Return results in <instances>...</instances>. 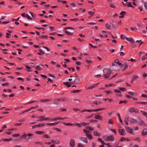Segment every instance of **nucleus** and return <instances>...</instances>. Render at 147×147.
Masks as SVG:
<instances>
[{"instance_id":"3c124183","label":"nucleus","mask_w":147,"mask_h":147,"mask_svg":"<svg viewBox=\"0 0 147 147\" xmlns=\"http://www.w3.org/2000/svg\"><path fill=\"white\" fill-rule=\"evenodd\" d=\"M88 14L90 15L91 16H93L94 14V12L90 11L88 12Z\"/></svg>"},{"instance_id":"0eeeda50","label":"nucleus","mask_w":147,"mask_h":147,"mask_svg":"<svg viewBox=\"0 0 147 147\" xmlns=\"http://www.w3.org/2000/svg\"><path fill=\"white\" fill-rule=\"evenodd\" d=\"M75 78L74 81V83L76 84H79L80 83V80L76 77H75Z\"/></svg>"},{"instance_id":"9d476101","label":"nucleus","mask_w":147,"mask_h":147,"mask_svg":"<svg viewBox=\"0 0 147 147\" xmlns=\"http://www.w3.org/2000/svg\"><path fill=\"white\" fill-rule=\"evenodd\" d=\"M80 139L82 141L85 143H88L87 139L86 138L81 137L80 138Z\"/></svg>"},{"instance_id":"864d4df0","label":"nucleus","mask_w":147,"mask_h":147,"mask_svg":"<svg viewBox=\"0 0 147 147\" xmlns=\"http://www.w3.org/2000/svg\"><path fill=\"white\" fill-rule=\"evenodd\" d=\"M124 68L123 69L125 70L128 67L126 63H125L124 64Z\"/></svg>"},{"instance_id":"69168bd1","label":"nucleus","mask_w":147,"mask_h":147,"mask_svg":"<svg viewBox=\"0 0 147 147\" xmlns=\"http://www.w3.org/2000/svg\"><path fill=\"white\" fill-rule=\"evenodd\" d=\"M39 51L40 53H41L44 54H45V53L44 51H43L41 49H39Z\"/></svg>"},{"instance_id":"4be33fe9","label":"nucleus","mask_w":147,"mask_h":147,"mask_svg":"<svg viewBox=\"0 0 147 147\" xmlns=\"http://www.w3.org/2000/svg\"><path fill=\"white\" fill-rule=\"evenodd\" d=\"M63 84L66 86L68 88H69L71 86V85L70 84V83L68 82H65L63 83Z\"/></svg>"},{"instance_id":"8fccbe9b","label":"nucleus","mask_w":147,"mask_h":147,"mask_svg":"<svg viewBox=\"0 0 147 147\" xmlns=\"http://www.w3.org/2000/svg\"><path fill=\"white\" fill-rule=\"evenodd\" d=\"M114 92L115 93H121V92L119 90L115 89L114 90Z\"/></svg>"},{"instance_id":"39448f33","label":"nucleus","mask_w":147,"mask_h":147,"mask_svg":"<svg viewBox=\"0 0 147 147\" xmlns=\"http://www.w3.org/2000/svg\"><path fill=\"white\" fill-rule=\"evenodd\" d=\"M67 117L61 118L60 117H58L57 118H52L50 120L52 121H56L58 120H63L64 119H67Z\"/></svg>"},{"instance_id":"4d7b16f0","label":"nucleus","mask_w":147,"mask_h":147,"mask_svg":"<svg viewBox=\"0 0 147 147\" xmlns=\"http://www.w3.org/2000/svg\"><path fill=\"white\" fill-rule=\"evenodd\" d=\"M117 64L121 67L122 68L123 67V65L121 63L119 62Z\"/></svg>"},{"instance_id":"f3484780","label":"nucleus","mask_w":147,"mask_h":147,"mask_svg":"<svg viewBox=\"0 0 147 147\" xmlns=\"http://www.w3.org/2000/svg\"><path fill=\"white\" fill-rule=\"evenodd\" d=\"M120 140L121 142L123 141L124 140L129 141V140L128 138H124L123 137H122L121 138Z\"/></svg>"},{"instance_id":"b1692460","label":"nucleus","mask_w":147,"mask_h":147,"mask_svg":"<svg viewBox=\"0 0 147 147\" xmlns=\"http://www.w3.org/2000/svg\"><path fill=\"white\" fill-rule=\"evenodd\" d=\"M131 122L133 123H137V121L136 119L134 118H132L130 120Z\"/></svg>"},{"instance_id":"6e6d98bb","label":"nucleus","mask_w":147,"mask_h":147,"mask_svg":"<svg viewBox=\"0 0 147 147\" xmlns=\"http://www.w3.org/2000/svg\"><path fill=\"white\" fill-rule=\"evenodd\" d=\"M46 125H47L48 126L50 125V126H54V123H47L46 124Z\"/></svg>"},{"instance_id":"9b49d317","label":"nucleus","mask_w":147,"mask_h":147,"mask_svg":"<svg viewBox=\"0 0 147 147\" xmlns=\"http://www.w3.org/2000/svg\"><path fill=\"white\" fill-rule=\"evenodd\" d=\"M85 61L88 63H92V61H90V57H87L85 58Z\"/></svg>"},{"instance_id":"c85d7f7f","label":"nucleus","mask_w":147,"mask_h":147,"mask_svg":"<svg viewBox=\"0 0 147 147\" xmlns=\"http://www.w3.org/2000/svg\"><path fill=\"white\" fill-rule=\"evenodd\" d=\"M26 17L29 20H32V18L27 13L26 14Z\"/></svg>"},{"instance_id":"393cba45","label":"nucleus","mask_w":147,"mask_h":147,"mask_svg":"<svg viewBox=\"0 0 147 147\" xmlns=\"http://www.w3.org/2000/svg\"><path fill=\"white\" fill-rule=\"evenodd\" d=\"M35 133L37 134L42 135L44 133V132L41 131H37L35 132Z\"/></svg>"},{"instance_id":"774afa93","label":"nucleus","mask_w":147,"mask_h":147,"mask_svg":"<svg viewBox=\"0 0 147 147\" xmlns=\"http://www.w3.org/2000/svg\"><path fill=\"white\" fill-rule=\"evenodd\" d=\"M78 147H84V145H82L80 143H79L78 145Z\"/></svg>"},{"instance_id":"5701e85b","label":"nucleus","mask_w":147,"mask_h":147,"mask_svg":"<svg viewBox=\"0 0 147 147\" xmlns=\"http://www.w3.org/2000/svg\"><path fill=\"white\" fill-rule=\"evenodd\" d=\"M38 127H42L44 126H45L46 124H43L42 123H40L38 124Z\"/></svg>"},{"instance_id":"a211bd4d","label":"nucleus","mask_w":147,"mask_h":147,"mask_svg":"<svg viewBox=\"0 0 147 147\" xmlns=\"http://www.w3.org/2000/svg\"><path fill=\"white\" fill-rule=\"evenodd\" d=\"M27 137V134H26L24 132V134L22 136H20V138L21 139H25Z\"/></svg>"},{"instance_id":"58836bf2","label":"nucleus","mask_w":147,"mask_h":147,"mask_svg":"<svg viewBox=\"0 0 147 147\" xmlns=\"http://www.w3.org/2000/svg\"><path fill=\"white\" fill-rule=\"evenodd\" d=\"M98 141L101 142L102 144H105L104 142L102 141V139L100 138H98Z\"/></svg>"},{"instance_id":"49530a36","label":"nucleus","mask_w":147,"mask_h":147,"mask_svg":"<svg viewBox=\"0 0 147 147\" xmlns=\"http://www.w3.org/2000/svg\"><path fill=\"white\" fill-rule=\"evenodd\" d=\"M48 36H44L42 35L41 37H40V38H42L43 39H47L48 38Z\"/></svg>"},{"instance_id":"cd10ccee","label":"nucleus","mask_w":147,"mask_h":147,"mask_svg":"<svg viewBox=\"0 0 147 147\" xmlns=\"http://www.w3.org/2000/svg\"><path fill=\"white\" fill-rule=\"evenodd\" d=\"M147 59V54H146L145 55L143 56L142 57V60H144Z\"/></svg>"},{"instance_id":"6ab92c4d","label":"nucleus","mask_w":147,"mask_h":147,"mask_svg":"<svg viewBox=\"0 0 147 147\" xmlns=\"http://www.w3.org/2000/svg\"><path fill=\"white\" fill-rule=\"evenodd\" d=\"M45 117V116H38L37 117L39 119L37 120V121H42L43 120H40L41 119H43V118Z\"/></svg>"},{"instance_id":"a878e982","label":"nucleus","mask_w":147,"mask_h":147,"mask_svg":"<svg viewBox=\"0 0 147 147\" xmlns=\"http://www.w3.org/2000/svg\"><path fill=\"white\" fill-rule=\"evenodd\" d=\"M63 124L67 126H72L74 125L72 123H63Z\"/></svg>"},{"instance_id":"a19ab883","label":"nucleus","mask_w":147,"mask_h":147,"mask_svg":"<svg viewBox=\"0 0 147 147\" xmlns=\"http://www.w3.org/2000/svg\"><path fill=\"white\" fill-rule=\"evenodd\" d=\"M105 27L109 29L110 28L111 26L110 25L108 24L107 23L105 24Z\"/></svg>"},{"instance_id":"a18cd8bd","label":"nucleus","mask_w":147,"mask_h":147,"mask_svg":"<svg viewBox=\"0 0 147 147\" xmlns=\"http://www.w3.org/2000/svg\"><path fill=\"white\" fill-rule=\"evenodd\" d=\"M42 137L43 138H50V137L47 134H45L42 136Z\"/></svg>"},{"instance_id":"ea45409f","label":"nucleus","mask_w":147,"mask_h":147,"mask_svg":"<svg viewBox=\"0 0 147 147\" xmlns=\"http://www.w3.org/2000/svg\"><path fill=\"white\" fill-rule=\"evenodd\" d=\"M35 102H38V101H36L35 100H33L32 101H31L29 102L28 103H25V104L27 105L28 104H31V103H32Z\"/></svg>"},{"instance_id":"052dcab7","label":"nucleus","mask_w":147,"mask_h":147,"mask_svg":"<svg viewBox=\"0 0 147 147\" xmlns=\"http://www.w3.org/2000/svg\"><path fill=\"white\" fill-rule=\"evenodd\" d=\"M40 76L43 78H44V79H45L47 78V77L45 75L40 74Z\"/></svg>"},{"instance_id":"c03bdc74","label":"nucleus","mask_w":147,"mask_h":147,"mask_svg":"<svg viewBox=\"0 0 147 147\" xmlns=\"http://www.w3.org/2000/svg\"><path fill=\"white\" fill-rule=\"evenodd\" d=\"M20 135L19 134H13L12 135V136L13 137H18L19 136H20Z\"/></svg>"},{"instance_id":"7ed1b4c3","label":"nucleus","mask_w":147,"mask_h":147,"mask_svg":"<svg viewBox=\"0 0 147 147\" xmlns=\"http://www.w3.org/2000/svg\"><path fill=\"white\" fill-rule=\"evenodd\" d=\"M118 131L119 134L121 136L124 135L126 134L125 133V130L123 129H119Z\"/></svg>"},{"instance_id":"e2e57ef3","label":"nucleus","mask_w":147,"mask_h":147,"mask_svg":"<svg viewBox=\"0 0 147 147\" xmlns=\"http://www.w3.org/2000/svg\"><path fill=\"white\" fill-rule=\"evenodd\" d=\"M17 79L19 80H21L22 82H23L24 80L23 78L20 77L18 78Z\"/></svg>"},{"instance_id":"423d86ee","label":"nucleus","mask_w":147,"mask_h":147,"mask_svg":"<svg viewBox=\"0 0 147 147\" xmlns=\"http://www.w3.org/2000/svg\"><path fill=\"white\" fill-rule=\"evenodd\" d=\"M70 146L71 147H74L75 146V141L73 139H71L70 142Z\"/></svg>"},{"instance_id":"680f3d73","label":"nucleus","mask_w":147,"mask_h":147,"mask_svg":"<svg viewBox=\"0 0 147 147\" xmlns=\"http://www.w3.org/2000/svg\"><path fill=\"white\" fill-rule=\"evenodd\" d=\"M81 91V90H74L73 91V92L74 93H76L77 92H80Z\"/></svg>"},{"instance_id":"473e14b6","label":"nucleus","mask_w":147,"mask_h":147,"mask_svg":"<svg viewBox=\"0 0 147 147\" xmlns=\"http://www.w3.org/2000/svg\"><path fill=\"white\" fill-rule=\"evenodd\" d=\"M137 123H138V124L140 125H142L144 124V122L142 121L141 120H140V121H138Z\"/></svg>"},{"instance_id":"2f4dec72","label":"nucleus","mask_w":147,"mask_h":147,"mask_svg":"<svg viewBox=\"0 0 147 147\" xmlns=\"http://www.w3.org/2000/svg\"><path fill=\"white\" fill-rule=\"evenodd\" d=\"M51 143H53V144H58V143H59V142L58 141V140L54 141L53 140H51Z\"/></svg>"},{"instance_id":"72a5a7b5","label":"nucleus","mask_w":147,"mask_h":147,"mask_svg":"<svg viewBox=\"0 0 147 147\" xmlns=\"http://www.w3.org/2000/svg\"><path fill=\"white\" fill-rule=\"evenodd\" d=\"M128 93L129 94L133 96H135L136 95V93L135 92H133L131 91L128 92Z\"/></svg>"},{"instance_id":"e433bc0d","label":"nucleus","mask_w":147,"mask_h":147,"mask_svg":"<svg viewBox=\"0 0 147 147\" xmlns=\"http://www.w3.org/2000/svg\"><path fill=\"white\" fill-rule=\"evenodd\" d=\"M117 116L118 117V118L119 119L120 122H121V123L122 124L123 123L122 121L121 120V119L120 115L119 113H118L117 114Z\"/></svg>"},{"instance_id":"aec40b11","label":"nucleus","mask_w":147,"mask_h":147,"mask_svg":"<svg viewBox=\"0 0 147 147\" xmlns=\"http://www.w3.org/2000/svg\"><path fill=\"white\" fill-rule=\"evenodd\" d=\"M135 108L134 107H131L129 109V112L134 113L135 111Z\"/></svg>"},{"instance_id":"c756f323","label":"nucleus","mask_w":147,"mask_h":147,"mask_svg":"<svg viewBox=\"0 0 147 147\" xmlns=\"http://www.w3.org/2000/svg\"><path fill=\"white\" fill-rule=\"evenodd\" d=\"M50 100V99H43L40 100V102H45L46 101H49Z\"/></svg>"},{"instance_id":"f03ea898","label":"nucleus","mask_w":147,"mask_h":147,"mask_svg":"<svg viewBox=\"0 0 147 147\" xmlns=\"http://www.w3.org/2000/svg\"><path fill=\"white\" fill-rule=\"evenodd\" d=\"M104 138L106 140L112 141L114 140V138L113 135H111L109 136H105L104 137Z\"/></svg>"},{"instance_id":"f8f14e48","label":"nucleus","mask_w":147,"mask_h":147,"mask_svg":"<svg viewBox=\"0 0 147 147\" xmlns=\"http://www.w3.org/2000/svg\"><path fill=\"white\" fill-rule=\"evenodd\" d=\"M92 104L98 105L100 104H101L102 102L100 100H95L92 101Z\"/></svg>"},{"instance_id":"de8ad7c7","label":"nucleus","mask_w":147,"mask_h":147,"mask_svg":"<svg viewBox=\"0 0 147 147\" xmlns=\"http://www.w3.org/2000/svg\"><path fill=\"white\" fill-rule=\"evenodd\" d=\"M104 109H98L93 110V111L94 112H97L98 111H101L103 110Z\"/></svg>"},{"instance_id":"412c9836","label":"nucleus","mask_w":147,"mask_h":147,"mask_svg":"<svg viewBox=\"0 0 147 147\" xmlns=\"http://www.w3.org/2000/svg\"><path fill=\"white\" fill-rule=\"evenodd\" d=\"M86 135L87 137L90 140L92 139L93 138L92 135L90 134H86Z\"/></svg>"},{"instance_id":"c9c22d12","label":"nucleus","mask_w":147,"mask_h":147,"mask_svg":"<svg viewBox=\"0 0 147 147\" xmlns=\"http://www.w3.org/2000/svg\"><path fill=\"white\" fill-rule=\"evenodd\" d=\"M127 102V101H126V100H120L119 101V104H122V103H124V104H126Z\"/></svg>"},{"instance_id":"7c9ffc66","label":"nucleus","mask_w":147,"mask_h":147,"mask_svg":"<svg viewBox=\"0 0 147 147\" xmlns=\"http://www.w3.org/2000/svg\"><path fill=\"white\" fill-rule=\"evenodd\" d=\"M81 126L82 125L84 126L86 125H89V124L88 123H87L85 122H82L81 123Z\"/></svg>"},{"instance_id":"603ef678","label":"nucleus","mask_w":147,"mask_h":147,"mask_svg":"<svg viewBox=\"0 0 147 147\" xmlns=\"http://www.w3.org/2000/svg\"><path fill=\"white\" fill-rule=\"evenodd\" d=\"M68 29H71L74 30V28H73L70 27H65L64 28V29L65 30H67Z\"/></svg>"},{"instance_id":"f257e3e1","label":"nucleus","mask_w":147,"mask_h":147,"mask_svg":"<svg viewBox=\"0 0 147 147\" xmlns=\"http://www.w3.org/2000/svg\"><path fill=\"white\" fill-rule=\"evenodd\" d=\"M105 72L104 74V77L105 79H107L110 77V74L112 71L108 69H105Z\"/></svg>"},{"instance_id":"6e6552de","label":"nucleus","mask_w":147,"mask_h":147,"mask_svg":"<svg viewBox=\"0 0 147 147\" xmlns=\"http://www.w3.org/2000/svg\"><path fill=\"white\" fill-rule=\"evenodd\" d=\"M139 78L138 76L137 75H134L133 76V78L131 81V83H132L133 82Z\"/></svg>"},{"instance_id":"1a4fd4ad","label":"nucleus","mask_w":147,"mask_h":147,"mask_svg":"<svg viewBox=\"0 0 147 147\" xmlns=\"http://www.w3.org/2000/svg\"><path fill=\"white\" fill-rule=\"evenodd\" d=\"M142 134L143 136H146L147 134V129L146 128H145L142 130Z\"/></svg>"},{"instance_id":"09e8293b","label":"nucleus","mask_w":147,"mask_h":147,"mask_svg":"<svg viewBox=\"0 0 147 147\" xmlns=\"http://www.w3.org/2000/svg\"><path fill=\"white\" fill-rule=\"evenodd\" d=\"M119 89L120 90L122 91H125L126 90V89L123 87H120L119 88Z\"/></svg>"},{"instance_id":"4c0bfd02","label":"nucleus","mask_w":147,"mask_h":147,"mask_svg":"<svg viewBox=\"0 0 147 147\" xmlns=\"http://www.w3.org/2000/svg\"><path fill=\"white\" fill-rule=\"evenodd\" d=\"M104 92H105L107 94H112L113 93L112 92L110 91V90H105L104 91Z\"/></svg>"},{"instance_id":"4468645a","label":"nucleus","mask_w":147,"mask_h":147,"mask_svg":"<svg viewBox=\"0 0 147 147\" xmlns=\"http://www.w3.org/2000/svg\"><path fill=\"white\" fill-rule=\"evenodd\" d=\"M98 83H97L96 84H94L92 86H90L86 88V90H88L89 89H92L93 88H94L96 86V85H98Z\"/></svg>"},{"instance_id":"bf43d9fd","label":"nucleus","mask_w":147,"mask_h":147,"mask_svg":"<svg viewBox=\"0 0 147 147\" xmlns=\"http://www.w3.org/2000/svg\"><path fill=\"white\" fill-rule=\"evenodd\" d=\"M90 123L96 122H97L98 121L97 120H93L92 119H90Z\"/></svg>"},{"instance_id":"dca6fc26","label":"nucleus","mask_w":147,"mask_h":147,"mask_svg":"<svg viewBox=\"0 0 147 147\" xmlns=\"http://www.w3.org/2000/svg\"><path fill=\"white\" fill-rule=\"evenodd\" d=\"M125 39L127 40L130 42L131 43L134 41L133 38H128L127 37H125Z\"/></svg>"},{"instance_id":"37998d69","label":"nucleus","mask_w":147,"mask_h":147,"mask_svg":"<svg viewBox=\"0 0 147 147\" xmlns=\"http://www.w3.org/2000/svg\"><path fill=\"white\" fill-rule=\"evenodd\" d=\"M94 135L96 136H99V135H98V132L97 131H95L93 132Z\"/></svg>"},{"instance_id":"2eb2a0df","label":"nucleus","mask_w":147,"mask_h":147,"mask_svg":"<svg viewBox=\"0 0 147 147\" xmlns=\"http://www.w3.org/2000/svg\"><path fill=\"white\" fill-rule=\"evenodd\" d=\"M94 118L96 119L102 120V117L98 115H96L94 117Z\"/></svg>"},{"instance_id":"20e7f679","label":"nucleus","mask_w":147,"mask_h":147,"mask_svg":"<svg viewBox=\"0 0 147 147\" xmlns=\"http://www.w3.org/2000/svg\"><path fill=\"white\" fill-rule=\"evenodd\" d=\"M125 128L127 132L133 135L134 134V133L133 131V129L132 128H130L127 126Z\"/></svg>"},{"instance_id":"13d9d810","label":"nucleus","mask_w":147,"mask_h":147,"mask_svg":"<svg viewBox=\"0 0 147 147\" xmlns=\"http://www.w3.org/2000/svg\"><path fill=\"white\" fill-rule=\"evenodd\" d=\"M131 46L133 47H135L136 45H135V42L134 41H133V42H131Z\"/></svg>"},{"instance_id":"338daca9","label":"nucleus","mask_w":147,"mask_h":147,"mask_svg":"<svg viewBox=\"0 0 147 147\" xmlns=\"http://www.w3.org/2000/svg\"><path fill=\"white\" fill-rule=\"evenodd\" d=\"M144 5L145 9L147 10V3L145 2L144 3Z\"/></svg>"},{"instance_id":"ddd939ff","label":"nucleus","mask_w":147,"mask_h":147,"mask_svg":"<svg viewBox=\"0 0 147 147\" xmlns=\"http://www.w3.org/2000/svg\"><path fill=\"white\" fill-rule=\"evenodd\" d=\"M68 100L66 99L65 98H58V101H67Z\"/></svg>"},{"instance_id":"5fc2aeb1","label":"nucleus","mask_w":147,"mask_h":147,"mask_svg":"<svg viewBox=\"0 0 147 147\" xmlns=\"http://www.w3.org/2000/svg\"><path fill=\"white\" fill-rule=\"evenodd\" d=\"M53 129L56 130L59 132H61V129H59L58 128H57V127L54 128Z\"/></svg>"},{"instance_id":"bb28decb","label":"nucleus","mask_w":147,"mask_h":147,"mask_svg":"<svg viewBox=\"0 0 147 147\" xmlns=\"http://www.w3.org/2000/svg\"><path fill=\"white\" fill-rule=\"evenodd\" d=\"M65 32L66 34L68 35H72L74 33L73 32H70L67 31L65 30Z\"/></svg>"},{"instance_id":"f704fd0d","label":"nucleus","mask_w":147,"mask_h":147,"mask_svg":"<svg viewBox=\"0 0 147 147\" xmlns=\"http://www.w3.org/2000/svg\"><path fill=\"white\" fill-rule=\"evenodd\" d=\"M86 129H88L89 130H90L91 131H93V129L91 127L89 126H86Z\"/></svg>"},{"instance_id":"79ce46f5","label":"nucleus","mask_w":147,"mask_h":147,"mask_svg":"<svg viewBox=\"0 0 147 147\" xmlns=\"http://www.w3.org/2000/svg\"><path fill=\"white\" fill-rule=\"evenodd\" d=\"M74 125H75L76 126L79 127H81V123H76V124H74Z\"/></svg>"},{"instance_id":"0e129e2a","label":"nucleus","mask_w":147,"mask_h":147,"mask_svg":"<svg viewBox=\"0 0 147 147\" xmlns=\"http://www.w3.org/2000/svg\"><path fill=\"white\" fill-rule=\"evenodd\" d=\"M108 123H109L110 124H113V121L111 119H110L109 120Z\"/></svg>"}]
</instances>
